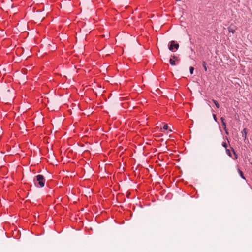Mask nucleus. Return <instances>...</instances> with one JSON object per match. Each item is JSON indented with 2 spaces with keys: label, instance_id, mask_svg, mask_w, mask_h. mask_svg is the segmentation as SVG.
Masks as SVG:
<instances>
[{
  "label": "nucleus",
  "instance_id": "nucleus-23",
  "mask_svg": "<svg viewBox=\"0 0 252 252\" xmlns=\"http://www.w3.org/2000/svg\"><path fill=\"white\" fill-rule=\"evenodd\" d=\"M174 154H175L176 153V151L175 150H174Z\"/></svg>",
  "mask_w": 252,
  "mask_h": 252
},
{
  "label": "nucleus",
  "instance_id": "nucleus-10",
  "mask_svg": "<svg viewBox=\"0 0 252 252\" xmlns=\"http://www.w3.org/2000/svg\"><path fill=\"white\" fill-rule=\"evenodd\" d=\"M164 130H167L168 129V126L167 124H165L163 127Z\"/></svg>",
  "mask_w": 252,
  "mask_h": 252
},
{
  "label": "nucleus",
  "instance_id": "nucleus-22",
  "mask_svg": "<svg viewBox=\"0 0 252 252\" xmlns=\"http://www.w3.org/2000/svg\"><path fill=\"white\" fill-rule=\"evenodd\" d=\"M231 149H232V151L233 152V153H235V152H234V149H233L232 148Z\"/></svg>",
  "mask_w": 252,
  "mask_h": 252
},
{
  "label": "nucleus",
  "instance_id": "nucleus-15",
  "mask_svg": "<svg viewBox=\"0 0 252 252\" xmlns=\"http://www.w3.org/2000/svg\"><path fill=\"white\" fill-rule=\"evenodd\" d=\"M213 118H214V120H215V121H217V118H216V115H215V114H213Z\"/></svg>",
  "mask_w": 252,
  "mask_h": 252
},
{
  "label": "nucleus",
  "instance_id": "nucleus-5",
  "mask_svg": "<svg viewBox=\"0 0 252 252\" xmlns=\"http://www.w3.org/2000/svg\"><path fill=\"white\" fill-rule=\"evenodd\" d=\"M169 49L171 51L173 49V41H171L170 42V44L169 46Z\"/></svg>",
  "mask_w": 252,
  "mask_h": 252
},
{
  "label": "nucleus",
  "instance_id": "nucleus-16",
  "mask_svg": "<svg viewBox=\"0 0 252 252\" xmlns=\"http://www.w3.org/2000/svg\"><path fill=\"white\" fill-rule=\"evenodd\" d=\"M222 126H224V127H226V123L225 122H223L222 123Z\"/></svg>",
  "mask_w": 252,
  "mask_h": 252
},
{
  "label": "nucleus",
  "instance_id": "nucleus-7",
  "mask_svg": "<svg viewBox=\"0 0 252 252\" xmlns=\"http://www.w3.org/2000/svg\"><path fill=\"white\" fill-rule=\"evenodd\" d=\"M238 172H239V175H240V176L244 179H245V177L243 175V172L240 170V169H238Z\"/></svg>",
  "mask_w": 252,
  "mask_h": 252
},
{
  "label": "nucleus",
  "instance_id": "nucleus-19",
  "mask_svg": "<svg viewBox=\"0 0 252 252\" xmlns=\"http://www.w3.org/2000/svg\"><path fill=\"white\" fill-rule=\"evenodd\" d=\"M224 130H225V131H226V130H227L226 127H224Z\"/></svg>",
  "mask_w": 252,
  "mask_h": 252
},
{
  "label": "nucleus",
  "instance_id": "nucleus-12",
  "mask_svg": "<svg viewBox=\"0 0 252 252\" xmlns=\"http://www.w3.org/2000/svg\"><path fill=\"white\" fill-rule=\"evenodd\" d=\"M222 146L226 149L227 147V144L225 142H223L222 143Z\"/></svg>",
  "mask_w": 252,
  "mask_h": 252
},
{
  "label": "nucleus",
  "instance_id": "nucleus-2",
  "mask_svg": "<svg viewBox=\"0 0 252 252\" xmlns=\"http://www.w3.org/2000/svg\"><path fill=\"white\" fill-rule=\"evenodd\" d=\"M36 181L38 182V184H36V183L35 181V184L37 186H39L40 187H43L44 186L45 179L44 176L42 175H38L36 176Z\"/></svg>",
  "mask_w": 252,
  "mask_h": 252
},
{
  "label": "nucleus",
  "instance_id": "nucleus-8",
  "mask_svg": "<svg viewBox=\"0 0 252 252\" xmlns=\"http://www.w3.org/2000/svg\"><path fill=\"white\" fill-rule=\"evenodd\" d=\"M203 66L204 67L205 71H206L207 70V66H206V63L204 61L203 62Z\"/></svg>",
  "mask_w": 252,
  "mask_h": 252
},
{
  "label": "nucleus",
  "instance_id": "nucleus-21",
  "mask_svg": "<svg viewBox=\"0 0 252 252\" xmlns=\"http://www.w3.org/2000/svg\"><path fill=\"white\" fill-rule=\"evenodd\" d=\"M169 131L170 132H171L172 131V129H169Z\"/></svg>",
  "mask_w": 252,
  "mask_h": 252
},
{
  "label": "nucleus",
  "instance_id": "nucleus-3",
  "mask_svg": "<svg viewBox=\"0 0 252 252\" xmlns=\"http://www.w3.org/2000/svg\"><path fill=\"white\" fill-rule=\"evenodd\" d=\"M236 27L231 24L228 27V30L230 32H231L232 33H234L235 32V31L236 30Z\"/></svg>",
  "mask_w": 252,
  "mask_h": 252
},
{
  "label": "nucleus",
  "instance_id": "nucleus-14",
  "mask_svg": "<svg viewBox=\"0 0 252 252\" xmlns=\"http://www.w3.org/2000/svg\"><path fill=\"white\" fill-rule=\"evenodd\" d=\"M179 48V44L178 43H174V48L177 49Z\"/></svg>",
  "mask_w": 252,
  "mask_h": 252
},
{
  "label": "nucleus",
  "instance_id": "nucleus-13",
  "mask_svg": "<svg viewBox=\"0 0 252 252\" xmlns=\"http://www.w3.org/2000/svg\"><path fill=\"white\" fill-rule=\"evenodd\" d=\"M169 62H170V63L171 64V65H173V60L172 58H170V60H169Z\"/></svg>",
  "mask_w": 252,
  "mask_h": 252
},
{
  "label": "nucleus",
  "instance_id": "nucleus-9",
  "mask_svg": "<svg viewBox=\"0 0 252 252\" xmlns=\"http://www.w3.org/2000/svg\"><path fill=\"white\" fill-rule=\"evenodd\" d=\"M226 152L227 154L230 157H231V153L229 149H226Z\"/></svg>",
  "mask_w": 252,
  "mask_h": 252
},
{
  "label": "nucleus",
  "instance_id": "nucleus-20",
  "mask_svg": "<svg viewBox=\"0 0 252 252\" xmlns=\"http://www.w3.org/2000/svg\"><path fill=\"white\" fill-rule=\"evenodd\" d=\"M225 133H226V134H227V135L228 134V132L227 130H226V131H225Z\"/></svg>",
  "mask_w": 252,
  "mask_h": 252
},
{
  "label": "nucleus",
  "instance_id": "nucleus-1",
  "mask_svg": "<svg viewBox=\"0 0 252 252\" xmlns=\"http://www.w3.org/2000/svg\"><path fill=\"white\" fill-rule=\"evenodd\" d=\"M12 98V94L10 89L4 88L0 91V99L6 101L8 99H11Z\"/></svg>",
  "mask_w": 252,
  "mask_h": 252
},
{
  "label": "nucleus",
  "instance_id": "nucleus-4",
  "mask_svg": "<svg viewBox=\"0 0 252 252\" xmlns=\"http://www.w3.org/2000/svg\"><path fill=\"white\" fill-rule=\"evenodd\" d=\"M242 136L244 137V140H246L247 139V129L244 128L242 131Z\"/></svg>",
  "mask_w": 252,
  "mask_h": 252
},
{
  "label": "nucleus",
  "instance_id": "nucleus-17",
  "mask_svg": "<svg viewBox=\"0 0 252 252\" xmlns=\"http://www.w3.org/2000/svg\"><path fill=\"white\" fill-rule=\"evenodd\" d=\"M174 65H175V62H176V60H177V58L175 56H174Z\"/></svg>",
  "mask_w": 252,
  "mask_h": 252
},
{
  "label": "nucleus",
  "instance_id": "nucleus-18",
  "mask_svg": "<svg viewBox=\"0 0 252 252\" xmlns=\"http://www.w3.org/2000/svg\"><path fill=\"white\" fill-rule=\"evenodd\" d=\"M221 122L222 123L223 122H224V119L223 117H221Z\"/></svg>",
  "mask_w": 252,
  "mask_h": 252
},
{
  "label": "nucleus",
  "instance_id": "nucleus-6",
  "mask_svg": "<svg viewBox=\"0 0 252 252\" xmlns=\"http://www.w3.org/2000/svg\"><path fill=\"white\" fill-rule=\"evenodd\" d=\"M212 101L214 102V103L215 104V105H216V106L217 107V108H219V106H220L219 103L216 100H215L214 99H213Z\"/></svg>",
  "mask_w": 252,
  "mask_h": 252
},
{
  "label": "nucleus",
  "instance_id": "nucleus-11",
  "mask_svg": "<svg viewBox=\"0 0 252 252\" xmlns=\"http://www.w3.org/2000/svg\"><path fill=\"white\" fill-rule=\"evenodd\" d=\"M189 71L191 74H192L194 71V68L192 66L190 67Z\"/></svg>",
  "mask_w": 252,
  "mask_h": 252
}]
</instances>
